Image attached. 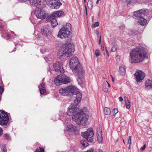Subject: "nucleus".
I'll return each instance as SVG.
<instances>
[{
  "label": "nucleus",
  "instance_id": "nucleus-1",
  "mask_svg": "<svg viewBox=\"0 0 152 152\" xmlns=\"http://www.w3.org/2000/svg\"><path fill=\"white\" fill-rule=\"evenodd\" d=\"M146 54L144 48L142 47H137L130 52L129 61L132 63L142 62L146 58Z\"/></svg>",
  "mask_w": 152,
  "mask_h": 152
},
{
  "label": "nucleus",
  "instance_id": "nucleus-2",
  "mask_svg": "<svg viewBox=\"0 0 152 152\" xmlns=\"http://www.w3.org/2000/svg\"><path fill=\"white\" fill-rule=\"evenodd\" d=\"M86 107H84L80 112L74 115L72 117V119L78 125H86L88 118L86 117L87 113Z\"/></svg>",
  "mask_w": 152,
  "mask_h": 152
},
{
  "label": "nucleus",
  "instance_id": "nucleus-3",
  "mask_svg": "<svg viewBox=\"0 0 152 152\" xmlns=\"http://www.w3.org/2000/svg\"><path fill=\"white\" fill-rule=\"evenodd\" d=\"M81 135L83 137L87 140H82L80 141L82 146V148L84 149L88 145V142L92 143L93 142L94 133L93 129L91 128H88L86 131L81 132Z\"/></svg>",
  "mask_w": 152,
  "mask_h": 152
},
{
  "label": "nucleus",
  "instance_id": "nucleus-4",
  "mask_svg": "<svg viewBox=\"0 0 152 152\" xmlns=\"http://www.w3.org/2000/svg\"><path fill=\"white\" fill-rule=\"evenodd\" d=\"M74 51L73 45L64 44L62 46V50L58 52V56L60 59L66 58L72 56Z\"/></svg>",
  "mask_w": 152,
  "mask_h": 152
},
{
  "label": "nucleus",
  "instance_id": "nucleus-5",
  "mask_svg": "<svg viewBox=\"0 0 152 152\" xmlns=\"http://www.w3.org/2000/svg\"><path fill=\"white\" fill-rule=\"evenodd\" d=\"M69 66L73 72H77L78 74H83V69L80 64L77 58H72L69 61Z\"/></svg>",
  "mask_w": 152,
  "mask_h": 152
},
{
  "label": "nucleus",
  "instance_id": "nucleus-6",
  "mask_svg": "<svg viewBox=\"0 0 152 152\" xmlns=\"http://www.w3.org/2000/svg\"><path fill=\"white\" fill-rule=\"evenodd\" d=\"M71 25L67 23L59 31L58 36L61 38L68 37L71 33Z\"/></svg>",
  "mask_w": 152,
  "mask_h": 152
},
{
  "label": "nucleus",
  "instance_id": "nucleus-7",
  "mask_svg": "<svg viewBox=\"0 0 152 152\" xmlns=\"http://www.w3.org/2000/svg\"><path fill=\"white\" fill-rule=\"evenodd\" d=\"M76 91V87L75 86H70L65 88H60L59 90V93L62 96H69L75 94Z\"/></svg>",
  "mask_w": 152,
  "mask_h": 152
},
{
  "label": "nucleus",
  "instance_id": "nucleus-8",
  "mask_svg": "<svg viewBox=\"0 0 152 152\" xmlns=\"http://www.w3.org/2000/svg\"><path fill=\"white\" fill-rule=\"evenodd\" d=\"M9 121V118L7 113L0 110V125H6Z\"/></svg>",
  "mask_w": 152,
  "mask_h": 152
},
{
  "label": "nucleus",
  "instance_id": "nucleus-9",
  "mask_svg": "<svg viewBox=\"0 0 152 152\" xmlns=\"http://www.w3.org/2000/svg\"><path fill=\"white\" fill-rule=\"evenodd\" d=\"M148 14V10L142 9L134 12L133 17L135 19H139L143 16H147Z\"/></svg>",
  "mask_w": 152,
  "mask_h": 152
},
{
  "label": "nucleus",
  "instance_id": "nucleus-10",
  "mask_svg": "<svg viewBox=\"0 0 152 152\" xmlns=\"http://www.w3.org/2000/svg\"><path fill=\"white\" fill-rule=\"evenodd\" d=\"M79 106L78 104H75L74 103L71 104L68 107V110L66 112L67 114L69 115H75L77 113Z\"/></svg>",
  "mask_w": 152,
  "mask_h": 152
},
{
  "label": "nucleus",
  "instance_id": "nucleus-11",
  "mask_svg": "<svg viewBox=\"0 0 152 152\" xmlns=\"http://www.w3.org/2000/svg\"><path fill=\"white\" fill-rule=\"evenodd\" d=\"M145 76V73L139 69L136 70L134 74L136 81L137 82H141Z\"/></svg>",
  "mask_w": 152,
  "mask_h": 152
},
{
  "label": "nucleus",
  "instance_id": "nucleus-12",
  "mask_svg": "<svg viewBox=\"0 0 152 152\" xmlns=\"http://www.w3.org/2000/svg\"><path fill=\"white\" fill-rule=\"evenodd\" d=\"M46 2L48 6L52 9H58L62 5L59 0H49Z\"/></svg>",
  "mask_w": 152,
  "mask_h": 152
},
{
  "label": "nucleus",
  "instance_id": "nucleus-13",
  "mask_svg": "<svg viewBox=\"0 0 152 152\" xmlns=\"http://www.w3.org/2000/svg\"><path fill=\"white\" fill-rule=\"evenodd\" d=\"M34 14L37 18L42 20L48 16V14L42 9L36 10Z\"/></svg>",
  "mask_w": 152,
  "mask_h": 152
},
{
  "label": "nucleus",
  "instance_id": "nucleus-14",
  "mask_svg": "<svg viewBox=\"0 0 152 152\" xmlns=\"http://www.w3.org/2000/svg\"><path fill=\"white\" fill-rule=\"evenodd\" d=\"M41 33L45 38H48L51 34V31L49 26L45 25L42 27L41 29Z\"/></svg>",
  "mask_w": 152,
  "mask_h": 152
},
{
  "label": "nucleus",
  "instance_id": "nucleus-15",
  "mask_svg": "<svg viewBox=\"0 0 152 152\" xmlns=\"http://www.w3.org/2000/svg\"><path fill=\"white\" fill-rule=\"evenodd\" d=\"M53 66L57 72L60 73H63L64 72L62 64L57 62L53 64Z\"/></svg>",
  "mask_w": 152,
  "mask_h": 152
},
{
  "label": "nucleus",
  "instance_id": "nucleus-16",
  "mask_svg": "<svg viewBox=\"0 0 152 152\" xmlns=\"http://www.w3.org/2000/svg\"><path fill=\"white\" fill-rule=\"evenodd\" d=\"M31 5L38 8H41L43 7L41 2V0H29Z\"/></svg>",
  "mask_w": 152,
  "mask_h": 152
},
{
  "label": "nucleus",
  "instance_id": "nucleus-17",
  "mask_svg": "<svg viewBox=\"0 0 152 152\" xmlns=\"http://www.w3.org/2000/svg\"><path fill=\"white\" fill-rule=\"evenodd\" d=\"M68 131L73 132L75 135H76L79 134V130L77 127L72 124L69 125L67 127Z\"/></svg>",
  "mask_w": 152,
  "mask_h": 152
},
{
  "label": "nucleus",
  "instance_id": "nucleus-18",
  "mask_svg": "<svg viewBox=\"0 0 152 152\" xmlns=\"http://www.w3.org/2000/svg\"><path fill=\"white\" fill-rule=\"evenodd\" d=\"M54 18L55 17H52V16L50 15L46 19L47 21L50 22L51 25L53 28L58 24L57 20Z\"/></svg>",
  "mask_w": 152,
  "mask_h": 152
},
{
  "label": "nucleus",
  "instance_id": "nucleus-19",
  "mask_svg": "<svg viewBox=\"0 0 152 152\" xmlns=\"http://www.w3.org/2000/svg\"><path fill=\"white\" fill-rule=\"evenodd\" d=\"M76 95V99L74 100V103L75 104H78L80 102L82 98L81 93L79 91H77L76 87V91L75 93Z\"/></svg>",
  "mask_w": 152,
  "mask_h": 152
},
{
  "label": "nucleus",
  "instance_id": "nucleus-20",
  "mask_svg": "<svg viewBox=\"0 0 152 152\" xmlns=\"http://www.w3.org/2000/svg\"><path fill=\"white\" fill-rule=\"evenodd\" d=\"M121 1L127 3V6L130 7L134 4L138 2L140 0H121Z\"/></svg>",
  "mask_w": 152,
  "mask_h": 152
},
{
  "label": "nucleus",
  "instance_id": "nucleus-21",
  "mask_svg": "<svg viewBox=\"0 0 152 152\" xmlns=\"http://www.w3.org/2000/svg\"><path fill=\"white\" fill-rule=\"evenodd\" d=\"M64 12L63 11L59 10L53 12L50 15L55 18L60 17L63 15Z\"/></svg>",
  "mask_w": 152,
  "mask_h": 152
},
{
  "label": "nucleus",
  "instance_id": "nucleus-22",
  "mask_svg": "<svg viewBox=\"0 0 152 152\" xmlns=\"http://www.w3.org/2000/svg\"><path fill=\"white\" fill-rule=\"evenodd\" d=\"M83 72L84 74L82 75L81 74H78L77 72H73V73L77 75L78 78L77 79V80L78 82V84L79 85H81L83 83L82 79L83 78V76L85 75L84 71V69H83Z\"/></svg>",
  "mask_w": 152,
  "mask_h": 152
},
{
  "label": "nucleus",
  "instance_id": "nucleus-23",
  "mask_svg": "<svg viewBox=\"0 0 152 152\" xmlns=\"http://www.w3.org/2000/svg\"><path fill=\"white\" fill-rule=\"evenodd\" d=\"M61 76L60 75L56 77L55 78L54 83L57 86H59L62 84Z\"/></svg>",
  "mask_w": 152,
  "mask_h": 152
},
{
  "label": "nucleus",
  "instance_id": "nucleus-24",
  "mask_svg": "<svg viewBox=\"0 0 152 152\" xmlns=\"http://www.w3.org/2000/svg\"><path fill=\"white\" fill-rule=\"evenodd\" d=\"M39 88L41 94H43L46 92V89L45 88V85L44 83L41 84L39 85Z\"/></svg>",
  "mask_w": 152,
  "mask_h": 152
},
{
  "label": "nucleus",
  "instance_id": "nucleus-25",
  "mask_svg": "<svg viewBox=\"0 0 152 152\" xmlns=\"http://www.w3.org/2000/svg\"><path fill=\"white\" fill-rule=\"evenodd\" d=\"M62 78V82L63 84H66L70 82V78L69 77H67L65 75H63L61 76Z\"/></svg>",
  "mask_w": 152,
  "mask_h": 152
},
{
  "label": "nucleus",
  "instance_id": "nucleus-26",
  "mask_svg": "<svg viewBox=\"0 0 152 152\" xmlns=\"http://www.w3.org/2000/svg\"><path fill=\"white\" fill-rule=\"evenodd\" d=\"M145 86L146 88L148 89L152 88V81L148 79L145 81Z\"/></svg>",
  "mask_w": 152,
  "mask_h": 152
},
{
  "label": "nucleus",
  "instance_id": "nucleus-27",
  "mask_svg": "<svg viewBox=\"0 0 152 152\" xmlns=\"http://www.w3.org/2000/svg\"><path fill=\"white\" fill-rule=\"evenodd\" d=\"M96 134L98 141L99 142H101L103 141L102 132L101 131H98Z\"/></svg>",
  "mask_w": 152,
  "mask_h": 152
},
{
  "label": "nucleus",
  "instance_id": "nucleus-28",
  "mask_svg": "<svg viewBox=\"0 0 152 152\" xmlns=\"http://www.w3.org/2000/svg\"><path fill=\"white\" fill-rule=\"evenodd\" d=\"M139 20L138 23L142 26L145 25L147 23V20L145 18H144L143 16L140 18Z\"/></svg>",
  "mask_w": 152,
  "mask_h": 152
},
{
  "label": "nucleus",
  "instance_id": "nucleus-29",
  "mask_svg": "<svg viewBox=\"0 0 152 152\" xmlns=\"http://www.w3.org/2000/svg\"><path fill=\"white\" fill-rule=\"evenodd\" d=\"M124 100L126 108L128 109H129L130 108V104L128 100V98L126 97H124Z\"/></svg>",
  "mask_w": 152,
  "mask_h": 152
},
{
  "label": "nucleus",
  "instance_id": "nucleus-30",
  "mask_svg": "<svg viewBox=\"0 0 152 152\" xmlns=\"http://www.w3.org/2000/svg\"><path fill=\"white\" fill-rule=\"evenodd\" d=\"M104 113L106 115H110L111 113V110L110 109L107 107L104 108Z\"/></svg>",
  "mask_w": 152,
  "mask_h": 152
},
{
  "label": "nucleus",
  "instance_id": "nucleus-31",
  "mask_svg": "<svg viewBox=\"0 0 152 152\" xmlns=\"http://www.w3.org/2000/svg\"><path fill=\"white\" fill-rule=\"evenodd\" d=\"M119 69L120 73L122 75H124L126 73L125 69L123 66H121L119 67Z\"/></svg>",
  "mask_w": 152,
  "mask_h": 152
},
{
  "label": "nucleus",
  "instance_id": "nucleus-32",
  "mask_svg": "<svg viewBox=\"0 0 152 152\" xmlns=\"http://www.w3.org/2000/svg\"><path fill=\"white\" fill-rule=\"evenodd\" d=\"M87 5L88 8L89 9H91L92 8L93 6V3L91 0H88Z\"/></svg>",
  "mask_w": 152,
  "mask_h": 152
},
{
  "label": "nucleus",
  "instance_id": "nucleus-33",
  "mask_svg": "<svg viewBox=\"0 0 152 152\" xmlns=\"http://www.w3.org/2000/svg\"><path fill=\"white\" fill-rule=\"evenodd\" d=\"M35 152H44V149L43 148L39 147L36 150Z\"/></svg>",
  "mask_w": 152,
  "mask_h": 152
},
{
  "label": "nucleus",
  "instance_id": "nucleus-34",
  "mask_svg": "<svg viewBox=\"0 0 152 152\" xmlns=\"http://www.w3.org/2000/svg\"><path fill=\"white\" fill-rule=\"evenodd\" d=\"M113 115L114 116H115L116 114L118 112V109L117 108H115L113 109Z\"/></svg>",
  "mask_w": 152,
  "mask_h": 152
},
{
  "label": "nucleus",
  "instance_id": "nucleus-35",
  "mask_svg": "<svg viewBox=\"0 0 152 152\" xmlns=\"http://www.w3.org/2000/svg\"><path fill=\"white\" fill-rule=\"evenodd\" d=\"M4 90V88L3 87L1 86H0V97L1 96L2 93L3 92Z\"/></svg>",
  "mask_w": 152,
  "mask_h": 152
},
{
  "label": "nucleus",
  "instance_id": "nucleus-36",
  "mask_svg": "<svg viewBox=\"0 0 152 152\" xmlns=\"http://www.w3.org/2000/svg\"><path fill=\"white\" fill-rule=\"evenodd\" d=\"M99 23L98 22H96L94 24H93L92 26L94 28H96L99 26Z\"/></svg>",
  "mask_w": 152,
  "mask_h": 152
},
{
  "label": "nucleus",
  "instance_id": "nucleus-37",
  "mask_svg": "<svg viewBox=\"0 0 152 152\" xmlns=\"http://www.w3.org/2000/svg\"><path fill=\"white\" fill-rule=\"evenodd\" d=\"M102 89L104 91L106 92L108 91V88L106 87L104 84L103 85Z\"/></svg>",
  "mask_w": 152,
  "mask_h": 152
},
{
  "label": "nucleus",
  "instance_id": "nucleus-38",
  "mask_svg": "<svg viewBox=\"0 0 152 152\" xmlns=\"http://www.w3.org/2000/svg\"><path fill=\"white\" fill-rule=\"evenodd\" d=\"M4 137L7 139H10V137L9 134H5L4 135Z\"/></svg>",
  "mask_w": 152,
  "mask_h": 152
},
{
  "label": "nucleus",
  "instance_id": "nucleus-39",
  "mask_svg": "<svg viewBox=\"0 0 152 152\" xmlns=\"http://www.w3.org/2000/svg\"><path fill=\"white\" fill-rule=\"evenodd\" d=\"M41 53L42 54H44L46 52V49L44 48H42L40 49Z\"/></svg>",
  "mask_w": 152,
  "mask_h": 152
},
{
  "label": "nucleus",
  "instance_id": "nucleus-40",
  "mask_svg": "<svg viewBox=\"0 0 152 152\" xmlns=\"http://www.w3.org/2000/svg\"><path fill=\"white\" fill-rule=\"evenodd\" d=\"M131 136H129L128 137V143L129 144H131Z\"/></svg>",
  "mask_w": 152,
  "mask_h": 152
},
{
  "label": "nucleus",
  "instance_id": "nucleus-41",
  "mask_svg": "<svg viewBox=\"0 0 152 152\" xmlns=\"http://www.w3.org/2000/svg\"><path fill=\"white\" fill-rule=\"evenodd\" d=\"M104 54L105 55L106 54L107 55V57H109V52L106 49L105 50V52L104 53Z\"/></svg>",
  "mask_w": 152,
  "mask_h": 152
},
{
  "label": "nucleus",
  "instance_id": "nucleus-42",
  "mask_svg": "<svg viewBox=\"0 0 152 152\" xmlns=\"http://www.w3.org/2000/svg\"><path fill=\"white\" fill-rule=\"evenodd\" d=\"M95 55L96 57L98 56L99 55V51L98 50H96L95 52Z\"/></svg>",
  "mask_w": 152,
  "mask_h": 152
},
{
  "label": "nucleus",
  "instance_id": "nucleus-43",
  "mask_svg": "<svg viewBox=\"0 0 152 152\" xmlns=\"http://www.w3.org/2000/svg\"><path fill=\"white\" fill-rule=\"evenodd\" d=\"M116 50V48L115 46H113L112 47L111 50L112 52L115 51Z\"/></svg>",
  "mask_w": 152,
  "mask_h": 152
},
{
  "label": "nucleus",
  "instance_id": "nucleus-44",
  "mask_svg": "<svg viewBox=\"0 0 152 152\" xmlns=\"http://www.w3.org/2000/svg\"><path fill=\"white\" fill-rule=\"evenodd\" d=\"M129 34L130 35H134L136 34V33H134L133 31H130L129 32Z\"/></svg>",
  "mask_w": 152,
  "mask_h": 152
},
{
  "label": "nucleus",
  "instance_id": "nucleus-45",
  "mask_svg": "<svg viewBox=\"0 0 152 152\" xmlns=\"http://www.w3.org/2000/svg\"><path fill=\"white\" fill-rule=\"evenodd\" d=\"M146 147V146H145V144L141 148H140V150H141L142 151H143L145 149V148Z\"/></svg>",
  "mask_w": 152,
  "mask_h": 152
},
{
  "label": "nucleus",
  "instance_id": "nucleus-46",
  "mask_svg": "<svg viewBox=\"0 0 152 152\" xmlns=\"http://www.w3.org/2000/svg\"><path fill=\"white\" fill-rule=\"evenodd\" d=\"M118 99L120 102H121L123 101V99L122 97L121 96H120L119 97Z\"/></svg>",
  "mask_w": 152,
  "mask_h": 152
},
{
  "label": "nucleus",
  "instance_id": "nucleus-47",
  "mask_svg": "<svg viewBox=\"0 0 152 152\" xmlns=\"http://www.w3.org/2000/svg\"><path fill=\"white\" fill-rule=\"evenodd\" d=\"M3 152H7V149L6 147L3 148Z\"/></svg>",
  "mask_w": 152,
  "mask_h": 152
},
{
  "label": "nucleus",
  "instance_id": "nucleus-48",
  "mask_svg": "<svg viewBox=\"0 0 152 152\" xmlns=\"http://www.w3.org/2000/svg\"><path fill=\"white\" fill-rule=\"evenodd\" d=\"M3 133V130L1 128H0V136Z\"/></svg>",
  "mask_w": 152,
  "mask_h": 152
},
{
  "label": "nucleus",
  "instance_id": "nucleus-49",
  "mask_svg": "<svg viewBox=\"0 0 152 152\" xmlns=\"http://www.w3.org/2000/svg\"><path fill=\"white\" fill-rule=\"evenodd\" d=\"M101 49L102 50H104V46L102 45H101Z\"/></svg>",
  "mask_w": 152,
  "mask_h": 152
},
{
  "label": "nucleus",
  "instance_id": "nucleus-50",
  "mask_svg": "<svg viewBox=\"0 0 152 152\" xmlns=\"http://www.w3.org/2000/svg\"><path fill=\"white\" fill-rule=\"evenodd\" d=\"M100 0H97V1H96V4H98L99 3V1H100Z\"/></svg>",
  "mask_w": 152,
  "mask_h": 152
},
{
  "label": "nucleus",
  "instance_id": "nucleus-51",
  "mask_svg": "<svg viewBox=\"0 0 152 152\" xmlns=\"http://www.w3.org/2000/svg\"><path fill=\"white\" fill-rule=\"evenodd\" d=\"M107 83L108 84V86L109 87H110V84L108 83V82L107 81Z\"/></svg>",
  "mask_w": 152,
  "mask_h": 152
},
{
  "label": "nucleus",
  "instance_id": "nucleus-52",
  "mask_svg": "<svg viewBox=\"0 0 152 152\" xmlns=\"http://www.w3.org/2000/svg\"><path fill=\"white\" fill-rule=\"evenodd\" d=\"M98 152H103V151H102V150H98Z\"/></svg>",
  "mask_w": 152,
  "mask_h": 152
},
{
  "label": "nucleus",
  "instance_id": "nucleus-53",
  "mask_svg": "<svg viewBox=\"0 0 152 152\" xmlns=\"http://www.w3.org/2000/svg\"><path fill=\"white\" fill-rule=\"evenodd\" d=\"M2 25V23L0 22V27H1Z\"/></svg>",
  "mask_w": 152,
  "mask_h": 152
},
{
  "label": "nucleus",
  "instance_id": "nucleus-54",
  "mask_svg": "<svg viewBox=\"0 0 152 152\" xmlns=\"http://www.w3.org/2000/svg\"><path fill=\"white\" fill-rule=\"evenodd\" d=\"M130 145H131V144H129V147H128V148L129 149H130Z\"/></svg>",
  "mask_w": 152,
  "mask_h": 152
},
{
  "label": "nucleus",
  "instance_id": "nucleus-55",
  "mask_svg": "<svg viewBox=\"0 0 152 152\" xmlns=\"http://www.w3.org/2000/svg\"><path fill=\"white\" fill-rule=\"evenodd\" d=\"M100 42H101V37H100L99 40V44H100Z\"/></svg>",
  "mask_w": 152,
  "mask_h": 152
},
{
  "label": "nucleus",
  "instance_id": "nucleus-56",
  "mask_svg": "<svg viewBox=\"0 0 152 152\" xmlns=\"http://www.w3.org/2000/svg\"><path fill=\"white\" fill-rule=\"evenodd\" d=\"M7 37H8V38L9 37H10V35L9 34H8L7 35Z\"/></svg>",
  "mask_w": 152,
  "mask_h": 152
},
{
  "label": "nucleus",
  "instance_id": "nucleus-57",
  "mask_svg": "<svg viewBox=\"0 0 152 152\" xmlns=\"http://www.w3.org/2000/svg\"><path fill=\"white\" fill-rule=\"evenodd\" d=\"M118 57H119V56H116V60H118V59H117V58H118Z\"/></svg>",
  "mask_w": 152,
  "mask_h": 152
},
{
  "label": "nucleus",
  "instance_id": "nucleus-58",
  "mask_svg": "<svg viewBox=\"0 0 152 152\" xmlns=\"http://www.w3.org/2000/svg\"><path fill=\"white\" fill-rule=\"evenodd\" d=\"M114 78H112V81H113V82H114Z\"/></svg>",
  "mask_w": 152,
  "mask_h": 152
},
{
  "label": "nucleus",
  "instance_id": "nucleus-59",
  "mask_svg": "<svg viewBox=\"0 0 152 152\" xmlns=\"http://www.w3.org/2000/svg\"><path fill=\"white\" fill-rule=\"evenodd\" d=\"M123 141L124 144H125V142L124 140H123Z\"/></svg>",
  "mask_w": 152,
  "mask_h": 152
},
{
  "label": "nucleus",
  "instance_id": "nucleus-60",
  "mask_svg": "<svg viewBox=\"0 0 152 152\" xmlns=\"http://www.w3.org/2000/svg\"><path fill=\"white\" fill-rule=\"evenodd\" d=\"M11 32H12V33L13 34H14V32L12 31H11Z\"/></svg>",
  "mask_w": 152,
  "mask_h": 152
},
{
  "label": "nucleus",
  "instance_id": "nucleus-61",
  "mask_svg": "<svg viewBox=\"0 0 152 152\" xmlns=\"http://www.w3.org/2000/svg\"><path fill=\"white\" fill-rule=\"evenodd\" d=\"M37 37H39V36H37Z\"/></svg>",
  "mask_w": 152,
  "mask_h": 152
},
{
  "label": "nucleus",
  "instance_id": "nucleus-62",
  "mask_svg": "<svg viewBox=\"0 0 152 152\" xmlns=\"http://www.w3.org/2000/svg\"><path fill=\"white\" fill-rule=\"evenodd\" d=\"M86 11L87 12V8H86ZM86 14H87V12H86Z\"/></svg>",
  "mask_w": 152,
  "mask_h": 152
},
{
  "label": "nucleus",
  "instance_id": "nucleus-63",
  "mask_svg": "<svg viewBox=\"0 0 152 152\" xmlns=\"http://www.w3.org/2000/svg\"><path fill=\"white\" fill-rule=\"evenodd\" d=\"M84 1L85 2H86V0H84Z\"/></svg>",
  "mask_w": 152,
  "mask_h": 152
},
{
  "label": "nucleus",
  "instance_id": "nucleus-64",
  "mask_svg": "<svg viewBox=\"0 0 152 152\" xmlns=\"http://www.w3.org/2000/svg\"><path fill=\"white\" fill-rule=\"evenodd\" d=\"M118 152V151H117V152Z\"/></svg>",
  "mask_w": 152,
  "mask_h": 152
}]
</instances>
